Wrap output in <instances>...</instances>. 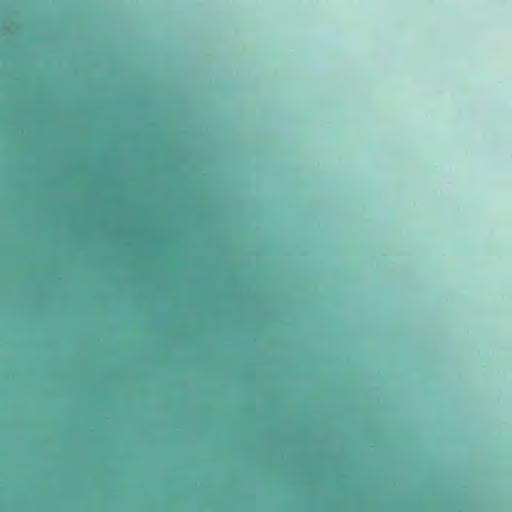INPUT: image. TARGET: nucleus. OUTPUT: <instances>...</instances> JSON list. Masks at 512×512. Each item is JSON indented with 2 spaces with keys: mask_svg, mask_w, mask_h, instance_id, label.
Segmentation results:
<instances>
[{
  "mask_svg": "<svg viewBox=\"0 0 512 512\" xmlns=\"http://www.w3.org/2000/svg\"><path fill=\"white\" fill-rule=\"evenodd\" d=\"M36 99H37V100H40L41 98H40V97H37Z\"/></svg>",
  "mask_w": 512,
  "mask_h": 512,
  "instance_id": "f257e3e1",
  "label": "nucleus"
}]
</instances>
